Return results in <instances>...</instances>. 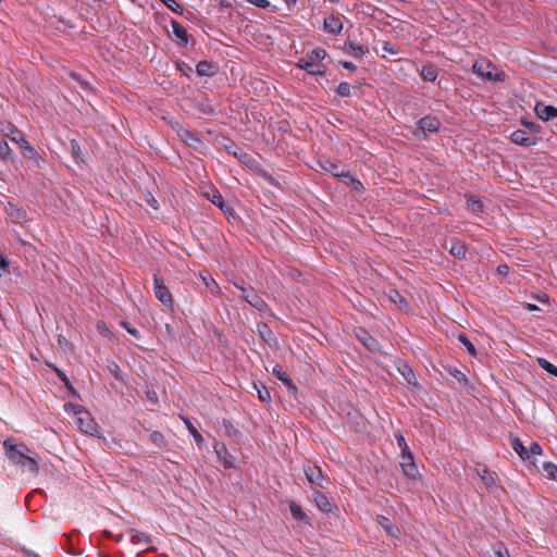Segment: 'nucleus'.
Here are the masks:
<instances>
[{
    "label": "nucleus",
    "mask_w": 557,
    "mask_h": 557,
    "mask_svg": "<svg viewBox=\"0 0 557 557\" xmlns=\"http://www.w3.org/2000/svg\"><path fill=\"white\" fill-rule=\"evenodd\" d=\"M223 426L225 429V432L230 435V436H235L237 431L236 429L233 426L232 422L228 421V420H224L223 421Z\"/></svg>",
    "instance_id": "46"
},
{
    "label": "nucleus",
    "mask_w": 557,
    "mask_h": 557,
    "mask_svg": "<svg viewBox=\"0 0 557 557\" xmlns=\"http://www.w3.org/2000/svg\"><path fill=\"white\" fill-rule=\"evenodd\" d=\"M440 127H441L440 120L435 116L428 115L418 121L417 127L414 128L413 134L418 138L424 139V138H426V132L435 133L440 129Z\"/></svg>",
    "instance_id": "3"
},
{
    "label": "nucleus",
    "mask_w": 557,
    "mask_h": 557,
    "mask_svg": "<svg viewBox=\"0 0 557 557\" xmlns=\"http://www.w3.org/2000/svg\"><path fill=\"white\" fill-rule=\"evenodd\" d=\"M396 440H397V444H398V447L401 449V454H407V453H410L408 450V445L406 443V440L403 435H396Z\"/></svg>",
    "instance_id": "45"
},
{
    "label": "nucleus",
    "mask_w": 557,
    "mask_h": 557,
    "mask_svg": "<svg viewBox=\"0 0 557 557\" xmlns=\"http://www.w3.org/2000/svg\"><path fill=\"white\" fill-rule=\"evenodd\" d=\"M21 149L23 157L35 161L37 165H39L40 161H42L36 149L28 141L21 145Z\"/></svg>",
    "instance_id": "21"
},
{
    "label": "nucleus",
    "mask_w": 557,
    "mask_h": 557,
    "mask_svg": "<svg viewBox=\"0 0 557 557\" xmlns=\"http://www.w3.org/2000/svg\"><path fill=\"white\" fill-rule=\"evenodd\" d=\"M537 361L542 369L546 370L549 374L557 377V367L556 366H554L553 363H550L548 360H546L544 358H540Z\"/></svg>",
    "instance_id": "33"
},
{
    "label": "nucleus",
    "mask_w": 557,
    "mask_h": 557,
    "mask_svg": "<svg viewBox=\"0 0 557 557\" xmlns=\"http://www.w3.org/2000/svg\"><path fill=\"white\" fill-rule=\"evenodd\" d=\"M171 26L177 44L181 46H186L188 44V34L186 28L174 20L171 22Z\"/></svg>",
    "instance_id": "16"
},
{
    "label": "nucleus",
    "mask_w": 557,
    "mask_h": 557,
    "mask_svg": "<svg viewBox=\"0 0 557 557\" xmlns=\"http://www.w3.org/2000/svg\"><path fill=\"white\" fill-rule=\"evenodd\" d=\"M383 50H384L385 52H388L389 54H397V52H398L396 49H394V48L391 46V44H389V42H384Z\"/></svg>",
    "instance_id": "51"
},
{
    "label": "nucleus",
    "mask_w": 557,
    "mask_h": 557,
    "mask_svg": "<svg viewBox=\"0 0 557 557\" xmlns=\"http://www.w3.org/2000/svg\"><path fill=\"white\" fill-rule=\"evenodd\" d=\"M388 298L391 301L397 305H406L405 298L399 294L398 290L392 289L389 290Z\"/></svg>",
    "instance_id": "39"
},
{
    "label": "nucleus",
    "mask_w": 557,
    "mask_h": 557,
    "mask_svg": "<svg viewBox=\"0 0 557 557\" xmlns=\"http://www.w3.org/2000/svg\"><path fill=\"white\" fill-rule=\"evenodd\" d=\"M400 457V467L404 473L409 478H416V475L418 474V468L414 463L411 453L401 454Z\"/></svg>",
    "instance_id": "10"
},
{
    "label": "nucleus",
    "mask_w": 557,
    "mask_h": 557,
    "mask_svg": "<svg viewBox=\"0 0 557 557\" xmlns=\"http://www.w3.org/2000/svg\"><path fill=\"white\" fill-rule=\"evenodd\" d=\"M196 72L199 76H213V66L208 61H200L196 65Z\"/></svg>",
    "instance_id": "27"
},
{
    "label": "nucleus",
    "mask_w": 557,
    "mask_h": 557,
    "mask_svg": "<svg viewBox=\"0 0 557 557\" xmlns=\"http://www.w3.org/2000/svg\"><path fill=\"white\" fill-rule=\"evenodd\" d=\"M325 57H326V51L324 49H322V48H317V49L311 51L309 58L311 60L321 61V60H324Z\"/></svg>",
    "instance_id": "41"
},
{
    "label": "nucleus",
    "mask_w": 557,
    "mask_h": 557,
    "mask_svg": "<svg viewBox=\"0 0 557 557\" xmlns=\"http://www.w3.org/2000/svg\"><path fill=\"white\" fill-rule=\"evenodd\" d=\"M498 271L502 274H506L508 272V267L507 265H499L498 267Z\"/></svg>",
    "instance_id": "59"
},
{
    "label": "nucleus",
    "mask_w": 557,
    "mask_h": 557,
    "mask_svg": "<svg viewBox=\"0 0 557 557\" xmlns=\"http://www.w3.org/2000/svg\"><path fill=\"white\" fill-rule=\"evenodd\" d=\"M122 325L126 329V331L132 334L133 336L138 335V331L134 327H131L127 323L123 322Z\"/></svg>",
    "instance_id": "54"
},
{
    "label": "nucleus",
    "mask_w": 557,
    "mask_h": 557,
    "mask_svg": "<svg viewBox=\"0 0 557 557\" xmlns=\"http://www.w3.org/2000/svg\"><path fill=\"white\" fill-rule=\"evenodd\" d=\"M358 339L370 350H379V343L363 329H359L356 333Z\"/></svg>",
    "instance_id": "17"
},
{
    "label": "nucleus",
    "mask_w": 557,
    "mask_h": 557,
    "mask_svg": "<svg viewBox=\"0 0 557 557\" xmlns=\"http://www.w3.org/2000/svg\"><path fill=\"white\" fill-rule=\"evenodd\" d=\"M323 27L331 34H337L342 30L343 24L338 17L332 15L324 18Z\"/></svg>",
    "instance_id": "19"
},
{
    "label": "nucleus",
    "mask_w": 557,
    "mask_h": 557,
    "mask_svg": "<svg viewBox=\"0 0 557 557\" xmlns=\"http://www.w3.org/2000/svg\"><path fill=\"white\" fill-rule=\"evenodd\" d=\"M214 451L218 455V457L225 463L226 467L234 466L235 458L228 453L225 444L215 443Z\"/></svg>",
    "instance_id": "15"
},
{
    "label": "nucleus",
    "mask_w": 557,
    "mask_h": 557,
    "mask_svg": "<svg viewBox=\"0 0 557 557\" xmlns=\"http://www.w3.org/2000/svg\"><path fill=\"white\" fill-rule=\"evenodd\" d=\"M22 550L28 556V557H41L39 556L38 554H36L35 552L28 549V548H25L23 547Z\"/></svg>",
    "instance_id": "56"
},
{
    "label": "nucleus",
    "mask_w": 557,
    "mask_h": 557,
    "mask_svg": "<svg viewBox=\"0 0 557 557\" xmlns=\"http://www.w3.org/2000/svg\"><path fill=\"white\" fill-rule=\"evenodd\" d=\"M236 287L242 292V297L252 307L257 309H262L265 306L261 297L257 295L253 290L248 292L244 286H239L237 284Z\"/></svg>",
    "instance_id": "12"
},
{
    "label": "nucleus",
    "mask_w": 557,
    "mask_h": 557,
    "mask_svg": "<svg viewBox=\"0 0 557 557\" xmlns=\"http://www.w3.org/2000/svg\"><path fill=\"white\" fill-rule=\"evenodd\" d=\"M10 156V147L8 143L0 138V157L2 159H7Z\"/></svg>",
    "instance_id": "43"
},
{
    "label": "nucleus",
    "mask_w": 557,
    "mask_h": 557,
    "mask_svg": "<svg viewBox=\"0 0 557 557\" xmlns=\"http://www.w3.org/2000/svg\"><path fill=\"white\" fill-rule=\"evenodd\" d=\"M154 282V296L164 306L171 307L173 304V297L169 288L165 286L164 281L159 275H153Z\"/></svg>",
    "instance_id": "5"
},
{
    "label": "nucleus",
    "mask_w": 557,
    "mask_h": 557,
    "mask_svg": "<svg viewBox=\"0 0 557 557\" xmlns=\"http://www.w3.org/2000/svg\"><path fill=\"white\" fill-rule=\"evenodd\" d=\"M228 152L233 153V156L237 157V152L234 149L227 148Z\"/></svg>",
    "instance_id": "63"
},
{
    "label": "nucleus",
    "mask_w": 557,
    "mask_h": 557,
    "mask_svg": "<svg viewBox=\"0 0 557 557\" xmlns=\"http://www.w3.org/2000/svg\"><path fill=\"white\" fill-rule=\"evenodd\" d=\"M478 474L487 487H492L496 484L494 474L486 467L478 469Z\"/></svg>",
    "instance_id": "28"
},
{
    "label": "nucleus",
    "mask_w": 557,
    "mask_h": 557,
    "mask_svg": "<svg viewBox=\"0 0 557 557\" xmlns=\"http://www.w3.org/2000/svg\"><path fill=\"white\" fill-rule=\"evenodd\" d=\"M228 152L233 153V156L237 157V152L234 149L227 148Z\"/></svg>",
    "instance_id": "62"
},
{
    "label": "nucleus",
    "mask_w": 557,
    "mask_h": 557,
    "mask_svg": "<svg viewBox=\"0 0 557 557\" xmlns=\"http://www.w3.org/2000/svg\"><path fill=\"white\" fill-rule=\"evenodd\" d=\"M510 138L515 144L523 147H531L537 143V138L535 136L528 134V132L523 129L515 131Z\"/></svg>",
    "instance_id": "8"
},
{
    "label": "nucleus",
    "mask_w": 557,
    "mask_h": 557,
    "mask_svg": "<svg viewBox=\"0 0 557 557\" xmlns=\"http://www.w3.org/2000/svg\"><path fill=\"white\" fill-rule=\"evenodd\" d=\"M313 500L317 505V507L325 512V513H330L333 511L334 509V504L331 502V499L322 492H314L313 494Z\"/></svg>",
    "instance_id": "13"
},
{
    "label": "nucleus",
    "mask_w": 557,
    "mask_h": 557,
    "mask_svg": "<svg viewBox=\"0 0 557 557\" xmlns=\"http://www.w3.org/2000/svg\"><path fill=\"white\" fill-rule=\"evenodd\" d=\"M466 251H467V248H466V245L462 242L451 240L450 247H449V252L454 257L462 259V258L466 257Z\"/></svg>",
    "instance_id": "26"
},
{
    "label": "nucleus",
    "mask_w": 557,
    "mask_h": 557,
    "mask_svg": "<svg viewBox=\"0 0 557 557\" xmlns=\"http://www.w3.org/2000/svg\"><path fill=\"white\" fill-rule=\"evenodd\" d=\"M534 110L536 115L543 121L557 117V108L545 104L544 102H536Z\"/></svg>",
    "instance_id": "11"
},
{
    "label": "nucleus",
    "mask_w": 557,
    "mask_h": 557,
    "mask_svg": "<svg viewBox=\"0 0 557 557\" xmlns=\"http://www.w3.org/2000/svg\"><path fill=\"white\" fill-rule=\"evenodd\" d=\"M376 522L385 530V532L394 537H398L400 535V530L392 523V521L384 517V516H377Z\"/></svg>",
    "instance_id": "18"
},
{
    "label": "nucleus",
    "mask_w": 557,
    "mask_h": 557,
    "mask_svg": "<svg viewBox=\"0 0 557 557\" xmlns=\"http://www.w3.org/2000/svg\"><path fill=\"white\" fill-rule=\"evenodd\" d=\"M529 455L531 456H537L542 454V447L536 442H531L530 447H528Z\"/></svg>",
    "instance_id": "44"
},
{
    "label": "nucleus",
    "mask_w": 557,
    "mask_h": 557,
    "mask_svg": "<svg viewBox=\"0 0 557 557\" xmlns=\"http://www.w3.org/2000/svg\"><path fill=\"white\" fill-rule=\"evenodd\" d=\"M341 64L348 71H355L357 69V66L350 61H342Z\"/></svg>",
    "instance_id": "52"
},
{
    "label": "nucleus",
    "mask_w": 557,
    "mask_h": 557,
    "mask_svg": "<svg viewBox=\"0 0 557 557\" xmlns=\"http://www.w3.org/2000/svg\"><path fill=\"white\" fill-rule=\"evenodd\" d=\"M298 66L302 70H306L309 74L312 75H323L324 70L321 69L320 65L315 64L312 61L300 59L298 62Z\"/></svg>",
    "instance_id": "20"
},
{
    "label": "nucleus",
    "mask_w": 557,
    "mask_h": 557,
    "mask_svg": "<svg viewBox=\"0 0 557 557\" xmlns=\"http://www.w3.org/2000/svg\"><path fill=\"white\" fill-rule=\"evenodd\" d=\"M511 447L522 460L530 459L528 447L523 445L522 441L519 437H513L511 440Z\"/></svg>",
    "instance_id": "22"
},
{
    "label": "nucleus",
    "mask_w": 557,
    "mask_h": 557,
    "mask_svg": "<svg viewBox=\"0 0 557 557\" xmlns=\"http://www.w3.org/2000/svg\"><path fill=\"white\" fill-rule=\"evenodd\" d=\"M74 423L76 426L86 434H94L97 431V423L91 417L90 412L78 408L74 411Z\"/></svg>",
    "instance_id": "2"
},
{
    "label": "nucleus",
    "mask_w": 557,
    "mask_h": 557,
    "mask_svg": "<svg viewBox=\"0 0 557 557\" xmlns=\"http://www.w3.org/2000/svg\"><path fill=\"white\" fill-rule=\"evenodd\" d=\"M205 195L213 205L219 207L222 211L226 212L228 210V206L226 205L222 195L216 188L210 187L209 190L205 193Z\"/></svg>",
    "instance_id": "14"
},
{
    "label": "nucleus",
    "mask_w": 557,
    "mask_h": 557,
    "mask_svg": "<svg viewBox=\"0 0 557 557\" xmlns=\"http://www.w3.org/2000/svg\"><path fill=\"white\" fill-rule=\"evenodd\" d=\"M272 372L285 386L296 389L288 373L281 366H275Z\"/></svg>",
    "instance_id": "24"
},
{
    "label": "nucleus",
    "mask_w": 557,
    "mask_h": 557,
    "mask_svg": "<svg viewBox=\"0 0 557 557\" xmlns=\"http://www.w3.org/2000/svg\"><path fill=\"white\" fill-rule=\"evenodd\" d=\"M346 51L354 58H361L368 51V49L361 45L349 42Z\"/></svg>",
    "instance_id": "30"
},
{
    "label": "nucleus",
    "mask_w": 557,
    "mask_h": 557,
    "mask_svg": "<svg viewBox=\"0 0 557 557\" xmlns=\"http://www.w3.org/2000/svg\"><path fill=\"white\" fill-rule=\"evenodd\" d=\"M203 281H205L206 285H207L210 289H212V288H213V286H214V287H216V283L214 282V280H213V278H211V280H210V282L206 281V278H203Z\"/></svg>",
    "instance_id": "58"
},
{
    "label": "nucleus",
    "mask_w": 557,
    "mask_h": 557,
    "mask_svg": "<svg viewBox=\"0 0 557 557\" xmlns=\"http://www.w3.org/2000/svg\"><path fill=\"white\" fill-rule=\"evenodd\" d=\"M522 124L530 131V132H533V133H537L540 132L541 129V126L539 124H535L533 122H527V121H522Z\"/></svg>",
    "instance_id": "49"
},
{
    "label": "nucleus",
    "mask_w": 557,
    "mask_h": 557,
    "mask_svg": "<svg viewBox=\"0 0 557 557\" xmlns=\"http://www.w3.org/2000/svg\"><path fill=\"white\" fill-rule=\"evenodd\" d=\"M528 309H529L530 311H535V310H539V307H537V306H535V305L529 304V305H528Z\"/></svg>",
    "instance_id": "60"
},
{
    "label": "nucleus",
    "mask_w": 557,
    "mask_h": 557,
    "mask_svg": "<svg viewBox=\"0 0 557 557\" xmlns=\"http://www.w3.org/2000/svg\"><path fill=\"white\" fill-rule=\"evenodd\" d=\"M150 441L156 444L159 447H162L165 445V440L162 433L153 431L150 433Z\"/></svg>",
    "instance_id": "40"
},
{
    "label": "nucleus",
    "mask_w": 557,
    "mask_h": 557,
    "mask_svg": "<svg viewBox=\"0 0 557 557\" xmlns=\"http://www.w3.org/2000/svg\"><path fill=\"white\" fill-rule=\"evenodd\" d=\"M321 168L325 172H329L332 175H334L335 177H349L351 184L355 186L356 189L362 186L360 181L352 178L348 172H344V170L341 169L339 164L331 160H325L324 162H322Z\"/></svg>",
    "instance_id": "6"
},
{
    "label": "nucleus",
    "mask_w": 557,
    "mask_h": 557,
    "mask_svg": "<svg viewBox=\"0 0 557 557\" xmlns=\"http://www.w3.org/2000/svg\"><path fill=\"white\" fill-rule=\"evenodd\" d=\"M7 213L8 215L14 221V222H22L25 220L26 218V212L10 205L8 208H7Z\"/></svg>",
    "instance_id": "29"
},
{
    "label": "nucleus",
    "mask_w": 557,
    "mask_h": 557,
    "mask_svg": "<svg viewBox=\"0 0 557 557\" xmlns=\"http://www.w3.org/2000/svg\"><path fill=\"white\" fill-rule=\"evenodd\" d=\"M8 136L12 141L18 144L20 146L27 141L22 132L16 128L12 129Z\"/></svg>",
    "instance_id": "35"
},
{
    "label": "nucleus",
    "mask_w": 557,
    "mask_h": 557,
    "mask_svg": "<svg viewBox=\"0 0 557 557\" xmlns=\"http://www.w3.org/2000/svg\"><path fill=\"white\" fill-rule=\"evenodd\" d=\"M185 424L197 443L203 442V437L188 419H185Z\"/></svg>",
    "instance_id": "37"
},
{
    "label": "nucleus",
    "mask_w": 557,
    "mask_h": 557,
    "mask_svg": "<svg viewBox=\"0 0 557 557\" xmlns=\"http://www.w3.org/2000/svg\"><path fill=\"white\" fill-rule=\"evenodd\" d=\"M473 72L479 76L486 78L487 81L491 82H497L503 78V74L498 73L490 62H486L484 60L476 61L473 64Z\"/></svg>",
    "instance_id": "4"
},
{
    "label": "nucleus",
    "mask_w": 557,
    "mask_h": 557,
    "mask_svg": "<svg viewBox=\"0 0 557 557\" xmlns=\"http://www.w3.org/2000/svg\"><path fill=\"white\" fill-rule=\"evenodd\" d=\"M258 333L260 337L270 345L276 344V338L271 329L265 323L258 324Z\"/></svg>",
    "instance_id": "23"
},
{
    "label": "nucleus",
    "mask_w": 557,
    "mask_h": 557,
    "mask_svg": "<svg viewBox=\"0 0 557 557\" xmlns=\"http://www.w3.org/2000/svg\"><path fill=\"white\" fill-rule=\"evenodd\" d=\"M4 449L9 459L22 467L24 470L32 474H37L39 471L38 460L35 455H30V449L23 444H12L10 441L3 443Z\"/></svg>",
    "instance_id": "1"
},
{
    "label": "nucleus",
    "mask_w": 557,
    "mask_h": 557,
    "mask_svg": "<svg viewBox=\"0 0 557 557\" xmlns=\"http://www.w3.org/2000/svg\"><path fill=\"white\" fill-rule=\"evenodd\" d=\"M58 343H59V346L63 349V350H70L71 349V343L66 339L65 336L63 335H59L58 336Z\"/></svg>",
    "instance_id": "47"
},
{
    "label": "nucleus",
    "mask_w": 557,
    "mask_h": 557,
    "mask_svg": "<svg viewBox=\"0 0 557 557\" xmlns=\"http://www.w3.org/2000/svg\"><path fill=\"white\" fill-rule=\"evenodd\" d=\"M495 556H496V557H509V555H508V552H507V550L502 552L500 549L495 550Z\"/></svg>",
    "instance_id": "57"
},
{
    "label": "nucleus",
    "mask_w": 557,
    "mask_h": 557,
    "mask_svg": "<svg viewBox=\"0 0 557 557\" xmlns=\"http://www.w3.org/2000/svg\"><path fill=\"white\" fill-rule=\"evenodd\" d=\"M8 269L9 260L4 255L0 253V270H2L3 272H8Z\"/></svg>",
    "instance_id": "50"
},
{
    "label": "nucleus",
    "mask_w": 557,
    "mask_h": 557,
    "mask_svg": "<svg viewBox=\"0 0 557 557\" xmlns=\"http://www.w3.org/2000/svg\"><path fill=\"white\" fill-rule=\"evenodd\" d=\"M404 379L409 383V384H412L414 385L416 384V375L413 373V371L408 367V366H404V369L400 370Z\"/></svg>",
    "instance_id": "36"
},
{
    "label": "nucleus",
    "mask_w": 557,
    "mask_h": 557,
    "mask_svg": "<svg viewBox=\"0 0 557 557\" xmlns=\"http://www.w3.org/2000/svg\"><path fill=\"white\" fill-rule=\"evenodd\" d=\"M176 133L178 137L188 146L196 148L201 144L199 137L188 128L177 124Z\"/></svg>",
    "instance_id": "9"
},
{
    "label": "nucleus",
    "mask_w": 557,
    "mask_h": 557,
    "mask_svg": "<svg viewBox=\"0 0 557 557\" xmlns=\"http://www.w3.org/2000/svg\"><path fill=\"white\" fill-rule=\"evenodd\" d=\"M258 394L261 400H265L270 397V394L265 388H263V391H258Z\"/></svg>",
    "instance_id": "55"
},
{
    "label": "nucleus",
    "mask_w": 557,
    "mask_h": 557,
    "mask_svg": "<svg viewBox=\"0 0 557 557\" xmlns=\"http://www.w3.org/2000/svg\"><path fill=\"white\" fill-rule=\"evenodd\" d=\"M71 151H72V156L76 159L79 158V154H81V147L79 145L77 144L76 140H72L71 141Z\"/></svg>",
    "instance_id": "48"
},
{
    "label": "nucleus",
    "mask_w": 557,
    "mask_h": 557,
    "mask_svg": "<svg viewBox=\"0 0 557 557\" xmlns=\"http://www.w3.org/2000/svg\"><path fill=\"white\" fill-rule=\"evenodd\" d=\"M336 92L341 97H348V96H350V85L348 83H346V82L341 83L337 86Z\"/></svg>",
    "instance_id": "42"
},
{
    "label": "nucleus",
    "mask_w": 557,
    "mask_h": 557,
    "mask_svg": "<svg viewBox=\"0 0 557 557\" xmlns=\"http://www.w3.org/2000/svg\"><path fill=\"white\" fill-rule=\"evenodd\" d=\"M420 74L423 81L434 82L437 77V69L433 64H424Z\"/></svg>",
    "instance_id": "25"
},
{
    "label": "nucleus",
    "mask_w": 557,
    "mask_h": 557,
    "mask_svg": "<svg viewBox=\"0 0 557 557\" xmlns=\"http://www.w3.org/2000/svg\"><path fill=\"white\" fill-rule=\"evenodd\" d=\"M289 510H290L292 516L295 519H297V520H306V518H307L306 513L301 510L300 506H298L297 504L290 503L289 504Z\"/></svg>",
    "instance_id": "34"
},
{
    "label": "nucleus",
    "mask_w": 557,
    "mask_h": 557,
    "mask_svg": "<svg viewBox=\"0 0 557 557\" xmlns=\"http://www.w3.org/2000/svg\"><path fill=\"white\" fill-rule=\"evenodd\" d=\"M57 373H58V376L61 379V381L65 384V385H69L70 384V381L67 379V376L65 375V373H63L62 371H60L59 369H55Z\"/></svg>",
    "instance_id": "53"
},
{
    "label": "nucleus",
    "mask_w": 557,
    "mask_h": 557,
    "mask_svg": "<svg viewBox=\"0 0 557 557\" xmlns=\"http://www.w3.org/2000/svg\"><path fill=\"white\" fill-rule=\"evenodd\" d=\"M458 341L466 347L469 355L473 357L476 356L475 346L470 342V339L465 334H459Z\"/></svg>",
    "instance_id": "31"
},
{
    "label": "nucleus",
    "mask_w": 557,
    "mask_h": 557,
    "mask_svg": "<svg viewBox=\"0 0 557 557\" xmlns=\"http://www.w3.org/2000/svg\"><path fill=\"white\" fill-rule=\"evenodd\" d=\"M304 472L309 483L319 487H324V482L326 480L320 467L317 465L307 463L304 467Z\"/></svg>",
    "instance_id": "7"
},
{
    "label": "nucleus",
    "mask_w": 557,
    "mask_h": 557,
    "mask_svg": "<svg viewBox=\"0 0 557 557\" xmlns=\"http://www.w3.org/2000/svg\"><path fill=\"white\" fill-rule=\"evenodd\" d=\"M467 206L472 212H482L483 210L481 200L473 196L467 197Z\"/></svg>",
    "instance_id": "32"
},
{
    "label": "nucleus",
    "mask_w": 557,
    "mask_h": 557,
    "mask_svg": "<svg viewBox=\"0 0 557 557\" xmlns=\"http://www.w3.org/2000/svg\"><path fill=\"white\" fill-rule=\"evenodd\" d=\"M149 203H150L154 209H157V207H156L157 200H156L153 197H151V200H149Z\"/></svg>",
    "instance_id": "61"
},
{
    "label": "nucleus",
    "mask_w": 557,
    "mask_h": 557,
    "mask_svg": "<svg viewBox=\"0 0 557 557\" xmlns=\"http://www.w3.org/2000/svg\"><path fill=\"white\" fill-rule=\"evenodd\" d=\"M543 469H544V472L546 473L547 478L557 480V466L556 465L547 462V463H544Z\"/></svg>",
    "instance_id": "38"
}]
</instances>
